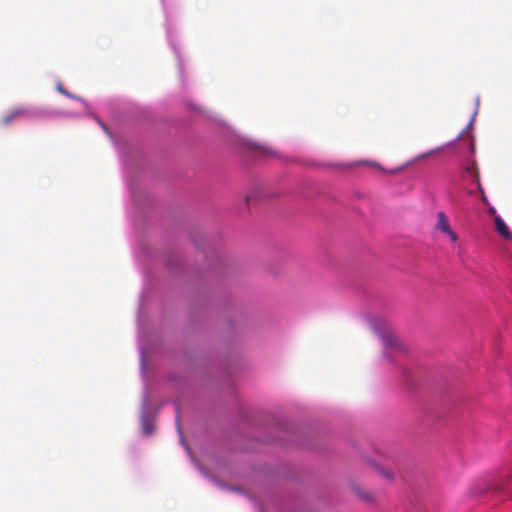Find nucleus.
<instances>
[{"instance_id": "2", "label": "nucleus", "mask_w": 512, "mask_h": 512, "mask_svg": "<svg viewBox=\"0 0 512 512\" xmlns=\"http://www.w3.org/2000/svg\"><path fill=\"white\" fill-rule=\"evenodd\" d=\"M435 228L448 235L451 241L456 242L458 240L457 234L451 229L448 218L442 211L437 213Z\"/></svg>"}, {"instance_id": "10", "label": "nucleus", "mask_w": 512, "mask_h": 512, "mask_svg": "<svg viewBox=\"0 0 512 512\" xmlns=\"http://www.w3.org/2000/svg\"><path fill=\"white\" fill-rule=\"evenodd\" d=\"M435 151H430L428 152L426 155H431L432 153H434Z\"/></svg>"}, {"instance_id": "7", "label": "nucleus", "mask_w": 512, "mask_h": 512, "mask_svg": "<svg viewBox=\"0 0 512 512\" xmlns=\"http://www.w3.org/2000/svg\"><path fill=\"white\" fill-rule=\"evenodd\" d=\"M355 165H368L376 168H381L380 165L376 162L368 161V160H362L355 163Z\"/></svg>"}, {"instance_id": "3", "label": "nucleus", "mask_w": 512, "mask_h": 512, "mask_svg": "<svg viewBox=\"0 0 512 512\" xmlns=\"http://www.w3.org/2000/svg\"><path fill=\"white\" fill-rule=\"evenodd\" d=\"M495 228L497 232L506 240H512V233L508 226L500 216L494 218Z\"/></svg>"}, {"instance_id": "4", "label": "nucleus", "mask_w": 512, "mask_h": 512, "mask_svg": "<svg viewBox=\"0 0 512 512\" xmlns=\"http://www.w3.org/2000/svg\"><path fill=\"white\" fill-rule=\"evenodd\" d=\"M26 113H27V110L24 107L15 108V109L11 110L10 112H8L2 118L1 122H2V124L7 125V124L11 123L14 119H16L22 115H25Z\"/></svg>"}, {"instance_id": "9", "label": "nucleus", "mask_w": 512, "mask_h": 512, "mask_svg": "<svg viewBox=\"0 0 512 512\" xmlns=\"http://www.w3.org/2000/svg\"><path fill=\"white\" fill-rule=\"evenodd\" d=\"M381 472L383 473V475L388 478V479H392L393 478V475L390 473V472H387L385 470H381Z\"/></svg>"}, {"instance_id": "6", "label": "nucleus", "mask_w": 512, "mask_h": 512, "mask_svg": "<svg viewBox=\"0 0 512 512\" xmlns=\"http://www.w3.org/2000/svg\"><path fill=\"white\" fill-rule=\"evenodd\" d=\"M465 171L473 178H475L477 180V182L479 183V172H478V168H477V164L476 162L474 161H471L469 162L466 166H465Z\"/></svg>"}, {"instance_id": "8", "label": "nucleus", "mask_w": 512, "mask_h": 512, "mask_svg": "<svg viewBox=\"0 0 512 512\" xmlns=\"http://www.w3.org/2000/svg\"><path fill=\"white\" fill-rule=\"evenodd\" d=\"M58 90H59L61 93H63V94H65V95H67L68 97H71V98H74V99H80V97L72 96V95H71L70 93H68L65 89H63V87H62V86H59V87H58Z\"/></svg>"}, {"instance_id": "5", "label": "nucleus", "mask_w": 512, "mask_h": 512, "mask_svg": "<svg viewBox=\"0 0 512 512\" xmlns=\"http://www.w3.org/2000/svg\"><path fill=\"white\" fill-rule=\"evenodd\" d=\"M382 341H383V345L386 348L401 349V344H400L399 340L394 336L386 335L383 337Z\"/></svg>"}, {"instance_id": "1", "label": "nucleus", "mask_w": 512, "mask_h": 512, "mask_svg": "<svg viewBox=\"0 0 512 512\" xmlns=\"http://www.w3.org/2000/svg\"><path fill=\"white\" fill-rule=\"evenodd\" d=\"M512 479V468H505L501 470L494 478L483 483V488L477 490L473 488L474 494H479L488 490H502L504 489L509 481Z\"/></svg>"}]
</instances>
